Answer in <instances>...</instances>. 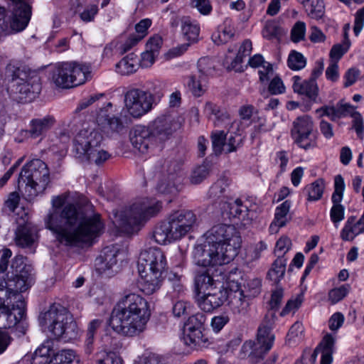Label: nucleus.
<instances>
[{
	"mask_svg": "<svg viewBox=\"0 0 364 364\" xmlns=\"http://www.w3.org/2000/svg\"><path fill=\"white\" fill-rule=\"evenodd\" d=\"M67 198L66 193L52 198V207L45 218L46 228L65 245L91 244L104 232L105 223L100 215L90 203L83 206L65 205Z\"/></svg>",
	"mask_w": 364,
	"mask_h": 364,
	"instance_id": "f257e3e1",
	"label": "nucleus"
},
{
	"mask_svg": "<svg viewBox=\"0 0 364 364\" xmlns=\"http://www.w3.org/2000/svg\"><path fill=\"white\" fill-rule=\"evenodd\" d=\"M232 274H196L193 293L196 302L204 312L212 313L225 302L233 314L245 315L249 309L247 297H255L261 291V280L253 277L245 280V295L238 280Z\"/></svg>",
	"mask_w": 364,
	"mask_h": 364,
	"instance_id": "f03ea898",
	"label": "nucleus"
},
{
	"mask_svg": "<svg viewBox=\"0 0 364 364\" xmlns=\"http://www.w3.org/2000/svg\"><path fill=\"white\" fill-rule=\"evenodd\" d=\"M115 111V106L112 102H107L96 111V123L82 124L73 139V151L77 159L97 165L109 159L110 154L100 147L103 138L101 132L112 136L123 129L124 124L119 117H109V114Z\"/></svg>",
	"mask_w": 364,
	"mask_h": 364,
	"instance_id": "7ed1b4c3",
	"label": "nucleus"
},
{
	"mask_svg": "<svg viewBox=\"0 0 364 364\" xmlns=\"http://www.w3.org/2000/svg\"><path fill=\"white\" fill-rule=\"evenodd\" d=\"M241 237L232 225L213 227L195 246L193 259L196 265L214 268L230 262L237 255Z\"/></svg>",
	"mask_w": 364,
	"mask_h": 364,
	"instance_id": "20e7f679",
	"label": "nucleus"
},
{
	"mask_svg": "<svg viewBox=\"0 0 364 364\" xmlns=\"http://www.w3.org/2000/svg\"><path fill=\"white\" fill-rule=\"evenodd\" d=\"M151 315L150 305L146 299L138 294H126L114 308L109 326L124 336H137L146 331Z\"/></svg>",
	"mask_w": 364,
	"mask_h": 364,
	"instance_id": "39448f33",
	"label": "nucleus"
},
{
	"mask_svg": "<svg viewBox=\"0 0 364 364\" xmlns=\"http://www.w3.org/2000/svg\"><path fill=\"white\" fill-rule=\"evenodd\" d=\"M161 208V203L154 198H138L129 206L114 213L113 224L121 232L132 233L156 215Z\"/></svg>",
	"mask_w": 364,
	"mask_h": 364,
	"instance_id": "423d86ee",
	"label": "nucleus"
},
{
	"mask_svg": "<svg viewBox=\"0 0 364 364\" xmlns=\"http://www.w3.org/2000/svg\"><path fill=\"white\" fill-rule=\"evenodd\" d=\"M40 323L55 338L70 341L75 339L79 334V328L73 316L60 304L50 306L41 318Z\"/></svg>",
	"mask_w": 364,
	"mask_h": 364,
	"instance_id": "0eeeda50",
	"label": "nucleus"
},
{
	"mask_svg": "<svg viewBox=\"0 0 364 364\" xmlns=\"http://www.w3.org/2000/svg\"><path fill=\"white\" fill-rule=\"evenodd\" d=\"M50 183V172L45 162L35 159L26 164L18 178V190L28 200L43 193Z\"/></svg>",
	"mask_w": 364,
	"mask_h": 364,
	"instance_id": "6e6552de",
	"label": "nucleus"
},
{
	"mask_svg": "<svg viewBox=\"0 0 364 364\" xmlns=\"http://www.w3.org/2000/svg\"><path fill=\"white\" fill-rule=\"evenodd\" d=\"M91 65L76 61L58 63L52 66L50 79L56 87L69 89L84 84L91 77Z\"/></svg>",
	"mask_w": 364,
	"mask_h": 364,
	"instance_id": "1a4fd4ad",
	"label": "nucleus"
},
{
	"mask_svg": "<svg viewBox=\"0 0 364 364\" xmlns=\"http://www.w3.org/2000/svg\"><path fill=\"white\" fill-rule=\"evenodd\" d=\"M277 315L268 312L258 327L256 341H247L242 346L241 351L244 356L248 355L251 359L261 358L274 345L275 336L272 329L275 326Z\"/></svg>",
	"mask_w": 364,
	"mask_h": 364,
	"instance_id": "9d476101",
	"label": "nucleus"
},
{
	"mask_svg": "<svg viewBox=\"0 0 364 364\" xmlns=\"http://www.w3.org/2000/svg\"><path fill=\"white\" fill-rule=\"evenodd\" d=\"M136 267L138 273H165L169 269L164 252L158 247L142 250L139 256Z\"/></svg>",
	"mask_w": 364,
	"mask_h": 364,
	"instance_id": "9b49d317",
	"label": "nucleus"
},
{
	"mask_svg": "<svg viewBox=\"0 0 364 364\" xmlns=\"http://www.w3.org/2000/svg\"><path fill=\"white\" fill-rule=\"evenodd\" d=\"M124 102L127 112L134 118H139L152 109L154 96L143 90L132 88L124 94Z\"/></svg>",
	"mask_w": 364,
	"mask_h": 364,
	"instance_id": "f8f14e48",
	"label": "nucleus"
},
{
	"mask_svg": "<svg viewBox=\"0 0 364 364\" xmlns=\"http://www.w3.org/2000/svg\"><path fill=\"white\" fill-rule=\"evenodd\" d=\"M313 131L314 122L311 117L308 115L299 117L293 122L291 138L299 147L308 150L316 146Z\"/></svg>",
	"mask_w": 364,
	"mask_h": 364,
	"instance_id": "ddd939ff",
	"label": "nucleus"
},
{
	"mask_svg": "<svg viewBox=\"0 0 364 364\" xmlns=\"http://www.w3.org/2000/svg\"><path fill=\"white\" fill-rule=\"evenodd\" d=\"M180 127L178 117L170 112L157 117L148 125L153 136L160 142L168 140Z\"/></svg>",
	"mask_w": 364,
	"mask_h": 364,
	"instance_id": "4468645a",
	"label": "nucleus"
},
{
	"mask_svg": "<svg viewBox=\"0 0 364 364\" xmlns=\"http://www.w3.org/2000/svg\"><path fill=\"white\" fill-rule=\"evenodd\" d=\"M335 341L332 335H326L314 351L305 350L295 364H314L318 353H321V364H331Z\"/></svg>",
	"mask_w": 364,
	"mask_h": 364,
	"instance_id": "2eb2a0df",
	"label": "nucleus"
},
{
	"mask_svg": "<svg viewBox=\"0 0 364 364\" xmlns=\"http://www.w3.org/2000/svg\"><path fill=\"white\" fill-rule=\"evenodd\" d=\"M156 139L148 126L136 125L130 132V141L133 147L143 155L154 153Z\"/></svg>",
	"mask_w": 364,
	"mask_h": 364,
	"instance_id": "dca6fc26",
	"label": "nucleus"
},
{
	"mask_svg": "<svg viewBox=\"0 0 364 364\" xmlns=\"http://www.w3.org/2000/svg\"><path fill=\"white\" fill-rule=\"evenodd\" d=\"M213 65L208 58H202L198 62V73L188 77L186 85L189 91L195 97H200L207 90V76L210 73Z\"/></svg>",
	"mask_w": 364,
	"mask_h": 364,
	"instance_id": "f3484780",
	"label": "nucleus"
},
{
	"mask_svg": "<svg viewBox=\"0 0 364 364\" xmlns=\"http://www.w3.org/2000/svg\"><path fill=\"white\" fill-rule=\"evenodd\" d=\"M168 220L176 236L181 240L198 225L196 215L189 210H180L170 215Z\"/></svg>",
	"mask_w": 364,
	"mask_h": 364,
	"instance_id": "a211bd4d",
	"label": "nucleus"
},
{
	"mask_svg": "<svg viewBox=\"0 0 364 364\" xmlns=\"http://www.w3.org/2000/svg\"><path fill=\"white\" fill-rule=\"evenodd\" d=\"M344 179L341 175H337L334 178V191L331 196L333 205L330 210L331 220L336 228L345 218V207L341 205L345 191Z\"/></svg>",
	"mask_w": 364,
	"mask_h": 364,
	"instance_id": "6ab92c4d",
	"label": "nucleus"
},
{
	"mask_svg": "<svg viewBox=\"0 0 364 364\" xmlns=\"http://www.w3.org/2000/svg\"><path fill=\"white\" fill-rule=\"evenodd\" d=\"M250 203L249 200L242 202L239 198H229L223 205L222 213L226 215L230 219L237 218L242 221L248 220L250 213L257 210V208L255 207V204L249 205Z\"/></svg>",
	"mask_w": 364,
	"mask_h": 364,
	"instance_id": "aec40b11",
	"label": "nucleus"
},
{
	"mask_svg": "<svg viewBox=\"0 0 364 364\" xmlns=\"http://www.w3.org/2000/svg\"><path fill=\"white\" fill-rule=\"evenodd\" d=\"M13 86L15 88L16 99L23 103L33 101L41 90L38 77L31 78L28 80L18 79Z\"/></svg>",
	"mask_w": 364,
	"mask_h": 364,
	"instance_id": "412c9836",
	"label": "nucleus"
},
{
	"mask_svg": "<svg viewBox=\"0 0 364 364\" xmlns=\"http://www.w3.org/2000/svg\"><path fill=\"white\" fill-rule=\"evenodd\" d=\"M167 178L157 186L159 193L164 195H175L179 191V186L183 180V173L181 167L174 165L168 170Z\"/></svg>",
	"mask_w": 364,
	"mask_h": 364,
	"instance_id": "4be33fe9",
	"label": "nucleus"
},
{
	"mask_svg": "<svg viewBox=\"0 0 364 364\" xmlns=\"http://www.w3.org/2000/svg\"><path fill=\"white\" fill-rule=\"evenodd\" d=\"M18 227L15 232L14 240L16 245L21 247H30L36 242L38 240L37 229L28 223V220L23 223L21 220L16 218Z\"/></svg>",
	"mask_w": 364,
	"mask_h": 364,
	"instance_id": "5701e85b",
	"label": "nucleus"
},
{
	"mask_svg": "<svg viewBox=\"0 0 364 364\" xmlns=\"http://www.w3.org/2000/svg\"><path fill=\"white\" fill-rule=\"evenodd\" d=\"M54 354L53 342L45 341L32 355H26L22 359L23 364H53L50 356Z\"/></svg>",
	"mask_w": 364,
	"mask_h": 364,
	"instance_id": "b1692460",
	"label": "nucleus"
},
{
	"mask_svg": "<svg viewBox=\"0 0 364 364\" xmlns=\"http://www.w3.org/2000/svg\"><path fill=\"white\" fill-rule=\"evenodd\" d=\"M252 50V42L249 39L245 40L240 46L238 52L233 59L232 56L227 55L223 61V65L228 70H233L236 72L242 70V63L244 58L248 56Z\"/></svg>",
	"mask_w": 364,
	"mask_h": 364,
	"instance_id": "393cba45",
	"label": "nucleus"
},
{
	"mask_svg": "<svg viewBox=\"0 0 364 364\" xmlns=\"http://www.w3.org/2000/svg\"><path fill=\"white\" fill-rule=\"evenodd\" d=\"M293 90L295 92L308 97L311 100L316 102L318 88L314 80H302L299 77H293Z\"/></svg>",
	"mask_w": 364,
	"mask_h": 364,
	"instance_id": "a878e982",
	"label": "nucleus"
},
{
	"mask_svg": "<svg viewBox=\"0 0 364 364\" xmlns=\"http://www.w3.org/2000/svg\"><path fill=\"white\" fill-rule=\"evenodd\" d=\"M184 342L186 346L192 348H206L210 344L209 339L200 329H191V327H184Z\"/></svg>",
	"mask_w": 364,
	"mask_h": 364,
	"instance_id": "bb28decb",
	"label": "nucleus"
},
{
	"mask_svg": "<svg viewBox=\"0 0 364 364\" xmlns=\"http://www.w3.org/2000/svg\"><path fill=\"white\" fill-rule=\"evenodd\" d=\"M235 33V29L232 21L226 18L212 34V40L217 45L225 44L234 37Z\"/></svg>",
	"mask_w": 364,
	"mask_h": 364,
	"instance_id": "cd10ccee",
	"label": "nucleus"
},
{
	"mask_svg": "<svg viewBox=\"0 0 364 364\" xmlns=\"http://www.w3.org/2000/svg\"><path fill=\"white\" fill-rule=\"evenodd\" d=\"M153 237L159 245H166L178 240L169 220L159 224L154 230Z\"/></svg>",
	"mask_w": 364,
	"mask_h": 364,
	"instance_id": "c85d7f7f",
	"label": "nucleus"
},
{
	"mask_svg": "<svg viewBox=\"0 0 364 364\" xmlns=\"http://www.w3.org/2000/svg\"><path fill=\"white\" fill-rule=\"evenodd\" d=\"M301 5L305 14L312 19H321L325 14L323 0H296Z\"/></svg>",
	"mask_w": 364,
	"mask_h": 364,
	"instance_id": "c756f323",
	"label": "nucleus"
},
{
	"mask_svg": "<svg viewBox=\"0 0 364 364\" xmlns=\"http://www.w3.org/2000/svg\"><path fill=\"white\" fill-rule=\"evenodd\" d=\"M291 205V201L287 200L276 208L274 220L269 226L271 233L277 232L280 228L284 227L287 224Z\"/></svg>",
	"mask_w": 364,
	"mask_h": 364,
	"instance_id": "7c9ffc66",
	"label": "nucleus"
},
{
	"mask_svg": "<svg viewBox=\"0 0 364 364\" xmlns=\"http://www.w3.org/2000/svg\"><path fill=\"white\" fill-rule=\"evenodd\" d=\"M162 280L161 274H141L137 283L141 291L146 294H151L159 289Z\"/></svg>",
	"mask_w": 364,
	"mask_h": 364,
	"instance_id": "2f4dec72",
	"label": "nucleus"
},
{
	"mask_svg": "<svg viewBox=\"0 0 364 364\" xmlns=\"http://www.w3.org/2000/svg\"><path fill=\"white\" fill-rule=\"evenodd\" d=\"M139 68L137 55L130 53L116 64L115 70L122 75H129L135 73Z\"/></svg>",
	"mask_w": 364,
	"mask_h": 364,
	"instance_id": "473e14b6",
	"label": "nucleus"
},
{
	"mask_svg": "<svg viewBox=\"0 0 364 364\" xmlns=\"http://www.w3.org/2000/svg\"><path fill=\"white\" fill-rule=\"evenodd\" d=\"M55 119L50 116L42 119H34L30 122L29 134L31 137L37 138L45 134L54 124Z\"/></svg>",
	"mask_w": 364,
	"mask_h": 364,
	"instance_id": "72a5a7b5",
	"label": "nucleus"
},
{
	"mask_svg": "<svg viewBox=\"0 0 364 364\" xmlns=\"http://www.w3.org/2000/svg\"><path fill=\"white\" fill-rule=\"evenodd\" d=\"M19 200L18 194L16 192H13L9 196L5 202V205L11 212L14 213L16 216V218L25 223L28 220V212L24 208L18 206Z\"/></svg>",
	"mask_w": 364,
	"mask_h": 364,
	"instance_id": "f704fd0d",
	"label": "nucleus"
},
{
	"mask_svg": "<svg viewBox=\"0 0 364 364\" xmlns=\"http://www.w3.org/2000/svg\"><path fill=\"white\" fill-rule=\"evenodd\" d=\"M204 112L214 121L216 125L230 119V114L225 109H220V107L210 102L205 103Z\"/></svg>",
	"mask_w": 364,
	"mask_h": 364,
	"instance_id": "c9c22d12",
	"label": "nucleus"
},
{
	"mask_svg": "<svg viewBox=\"0 0 364 364\" xmlns=\"http://www.w3.org/2000/svg\"><path fill=\"white\" fill-rule=\"evenodd\" d=\"M181 32L187 41H195L198 37L200 27L196 21L186 18L181 21Z\"/></svg>",
	"mask_w": 364,
	"mask_h": 364,
	"instance_id": "e433bc0d",
	"label": "nucleus"
},
{
	"mask_svg": "<svg viewBox=\"0 0 364 364\" xmlns=\"http://www.w3.org/2000/svg\"><path fill=\"white\" fill-rule=\"evenodd\" d=\"M324 183L322 179H317L304 188V193L309 201H316L321 198L324 191Z\"/></svg>",
	"mask_w": 364,
	"mask_h": 364,
	"instance_id": "4c0bfd02",
	"label": "nucleus"
},
{
	"mask_svg": "<svg viewBox=\"0 0 364 364\" xmlns=\"http://www.w3.org/2000/svg\"><path fill=\"white\" fill-rule=\"evenodd\" d=\"M53 355V364H80L79 357L73 350H61Z\"/></svg>",
	"mask_w": 364,
	"mask_h": 364,
	"instance_id": "58836bf2",
	"label": "nucleus"
},
{
	"mask_svg": "<svg viewBox=\"0 0 364 364\" xmlns=\"http://www.w3.org/2000/svg\"><path fill=\"white\" fill-rule=\"evenodd\" d=\"M229 184L230 180L228 177L221 176L210 187L208 191L209 198L213 199L220 198L226 191Z\"/></svg>",
	"mask_w": 364,
	"mask_h": 364,
	"instance_id": "ea45409f",
	"label": "nucleus"
},
{
	"mask_svg": "<svg viewBox=\"0 0 364 364\" xmlns=\"http://www.w3.org/2000/svg\"><path fill=\"white\" fill-rule=\"evenodd\" d=\"M254 107L250 105L242 106L239 111L240 114V122L239 126L240 130H244L252 124V119L254 116H258L257 113L254 114Z\"/></svg>",
	"mask_w": 364,
	"mask_h": 364,
	"instance_id": "a19ab883",
	"label": "nucleus"
},
{
	"mask_svg": "<svg viewBox=\"0 0 364 364\" xmlns=\"http://www.w3.org/2000/svg\"><path fill=\"white\" fill-rule=\"evenodd\" d=\"M304 338V326L300 322H295L289 329L287 336V343L294 346L302 341Z\"/></svg>",
	"mask_w": 364,
	"mask_h": 364,
	"instance_id": "79ce46f5",
	"label": "nucleus"
},
{
	"mask_svg": "<svg viewBox=\"0 0 364 364\" xmlns=\"http://www.w3.org/2000/svg\"><path fill=\"white\" fill-rule=\"evenodd\" d=\"M93 364H123V360L114 352L103 351L96 355Z\"/></svg>",
	"mask_w": 364,
	"mask_h": 364,
	"instance_id": "37998d69",
	"label": "nucleus"
},
{
	"mask_svg": "<svg viewBox=\"0 0 364 364\" xmlns=\"http://www.w3.org/2000/svg\"><path fill=\"white\" fill-rule=\"evenodd\" d=\"M287 63L290 69L300 70L306 66V59L301 53L294 50L289 54Z\"/></svg>",
	"mask_w": 364,
	"mask_h": 364,
	"instance_id": "c03bdc74",
	"label": "nucleus"
},
{
	"mask_svg": "<svg viewBox=\"0 0 364 364\" xmlns=\"http://www.w3.org/2000/svg\"><path fill=\"white\" fill-rule=\"evenodd\" d=\"M252 120L254 130L251 134L252 138H255L262 133L267 132L272 128L271 125L267 124V120L263 116H254Z\"/></svg>",
	"mask_w": 364,
	"mask_h": 364,
	"instance_id": "a18cd8bd",
	"label": "nucleus"
},
{
	"mask_svg": "<svg viewBox=\"0 0 364 364\" xmlns=\"http://www.w3.org/2000/svg\"><path fill=\"white\" fill-rule=\"evenodd\" d=\"M350 41L346 38L342 43L334 45L330 51L331 61L338 62L342 56L348 51Z\"/></svg>",
	"mask_w": 364,
	"mask_h": 364,
	"instance_id": "49530a36",
	"label": "nucleus"
},
{
	"mask_svg": "<svg viewBox=\"0 0 364 364\" xmlns=\"http://www.w3.org/2000/svg\"><path fill=\"white\" fill-rule=\"evenodd\" d=\"M11 269L14 273H30L33 270L32 265L28 264L26 259L22 256H16L14 258Z\"/></svg>",
	"mask_w": 364,
	"mask_h": 364,
	"instance_id": "de8ad7c7",
	"label": "nucleus"
},
{
	"mask_svg": "<svg viewBox=\"0 0 364 364\" xmlns=\"http://www.w3.org/2000/svg\"><path fill=\"white\" fill-rule=\"evenodd\" d=\"M304 301V292L301 291L300 294H297L295 297L289 299L284 308L280 313L281 316H284L290 313L294 314L301 305Z\"/></svg>",
	"mask_w": 364,
	"mask_h": 364,
	"instance_id": "09e8293b",
	"label": "nucleus"
},
{
	"mask_svg": "<svg viewBox=\"0 0 364 364\" xmlns=\"http://www.w3.org/2000/svg\"><path fill=\"white\" fill-rule=\"evenodd\" d=\"M350 287L343 285L329 291L328 299L331 304H336L343 300L348 294Z\"/></svg>",
	"mask_w": 364,
	"mask_h": 364,
	"instance_id": "8fccbe9b",
	"label": "nucleus"
},
{
	"mask_svg": "<svg viewBox=\"0 0 364 364\" xmlns=\"http://www.w3.org/2000/svg\"><path fill=\"white\" fill-rule=\"evenodd\" d=\"M306 26L304 21H298L291 30V40L294 43H299L305 40Z\"/></svg>",
	"mask_w": 364,
	"mask_h": 364,
	"instance_id": "3c124183",
	"label": "nucleus"
},
{
	"mask_svg": "<svg viewBox=\"0 0 364 364\" xmlns=\"http://www.w3.org/2000/svg\"><path fill=\"white\" fill-rule=\"evenodd\" d=\"M210 166L208 164H203L196 167L192 172L190 180L192 183L198 184L202 182L209 174Z\"/></svg>",
	"mask_w": 364,
	"mask_h": 364,
	"instance_id": "603ef678",
	"label": "nucleus"
},
{
	"mask_svg": "<svg viewBox=\"0 0 364 364\" xmlns=\"http://www.w3.org/2000/svg\"><path fill=\"white\" fill-rule=\"evenodd\" d=\"M119 254V250L116 246H108L105 247L100 256L109 264V265H116L117 257Z\"/></svg>",
	"mask_w": 364,
	"mask_h": 364,
	"instance_id": "864d4df0",
	"label": "nucleus"
},
{
	"mask_svg": "<svg viewBox=\"0 0 364 364\" xmlns=\"http://www.w3.org/2000/svg\"><path fill=\"white\" fill-rule=\"evenodd\" d=\"M284 297V289L281 286L277 285L272 291L271 298L269 301V307L272 310H277Z\"/></svg>",
	"mask_w": 364,
	"mask_h": 364,
	"instance_id": "5fc2aeb1",
	"label": "nucleus"
},
{
	"mask_svg": "<svg viewBox=\"0 0 364 364\" xmlns=\"http://www.w3.org/2000/svg\"><path fill=\"white\" fill-rule=\"evenodd\" d=\"M226 134L223 131L215 132L212 135L213 148L215 154L225 151Z\"/></svg>",
	"mask_w": 364,
	"mask_h": 364,
	"instance_id": "6e6d98bb",
	"label": "nucleus"
},
{
	"mask_svg": "<svg viewBox=\"0 0 364 364\" xmlns=\"http://www.w3.org/2000/svg\"><path fill=\"white\" fill-rule=\"evenodd\" d=\"M316 114L319 118L327 117L332 121L338 119L336 105L323 106L316 110Z\"/></svg>",
	"mask_w": 364,
	"mask_h": 364,
	"instance_id": "4d7b16f0",
	"label": "nucleus"
},
{
	"mask_svg": "<svg viewBox=\"0 0 364 364\" xmlns=\"http://www.w3.org/2000/svg\"><path fill=\"white\" fill-rule=\"evenodd\" d=\"M291 241L286 236L281 237L276 242L274 253L277 256H284L291 249Z\"/></svg>",
	"mask_w": 364,
	"mask_h": 364,
	"instance_id": "13d9d810",
	"label": "nucleus"
},
{
	"mask_svg": "<svg viewBox=\"0 0 364 364\" xmlns=\"http://www.w3.org/2000/svg\"><path fill=\"white\" fill-rule=\"evenodd\" d=\"M206 317L202 313H197L188 319L185 327H191V329H203Z\"/></svg>",
	"mask_w": 364,
	"mask_h": 364,
	"instance_id": "bf43d9fd",
	"label": "nucleus"
},
{
	"mask_svg": "<svg viewBox=\"0 0 364 364\" xmlns=\"http://www.w3.org/2000/svg\"><path fill=\"white\" fill-rule=\"evenodd\" d=\"M229 321V316L223 314L213 316L211 319L210 325L215 333H219Z\"/></svg>",
	"mask_w": 364,
	"mask_h": 364,
	"instance_id": "052dcab7",
	"label": "nucleus"
},
{
	"mask_svg": "<svg viewBox=\"0 0 364 364\" xmlns=\"http://www.w3.org/2000/svg\"><path fill=\"white\" fill-rule=\"evenodd\" d=\"M275 161L279 169L277 174V176L278 177L286 172L287 170L289 157L287 152L284 151L277 152L276 154Z\"/></svg>",
	"mask_w": 364,
	"mask_h": 364,
	"instance_id": "680f3d73",
	"label": "nucleus"
},
{
	"mask_svg": "<svg viewBox=\"0 0 364 364\" xmlns=\"http://www.w3.org/2000/svg\"><path fill=\"white\" fill-rule=\"evenodd\" d=\"M191 6L196 8L203 15H209L212 11L210 0H192Z\"/></svg>",
	"mask_w": 364,
	"mask_h": 364,
	"instance_id": "e2e57ef3",
	"label": "nucleus"
},
{
	"mask_svg": "<svg viewBox=\"0 0 364 364\" xmlns=\"http://www.w3.org/2000/svg\"><path fill=\"white\" fill-rule=\"evenodd\" d=\"M268 89L272 95H279L285 92V86L283 81L277 76L272 77Z\"/></svg>",
	"mask_w": 364,
	"mask_h": 364,
	"instance_id": "0e129e2a",
	"label": "nucleus"
},
{
	"mask_svg": "<svg viewBox=\"0 0 364 364\" xmlns=\"http://www.w3.org/2000/svg\"><path fill=\"white\" fill-rule=\"evenodd\" d=\"M258 73L259 75V80L262 82H267L274 75V70L272 64L269 62L264 63L261 67H259Z\"/></svg>",
	"mask_w": 364,
	"mask_h": 364,
	"instance_id": "69168bd1",
	"label": "nucleus"
},
{
	"mask_svg": "<svg viewBox=\"0 0 364 364\" xmlns=\"http://www.w3.org/2000/svg\"><path fill=\"white\" fill-rule=\"evenodd\" d=\"M162 45V38L160 36L156 35L151 37L146 44V50L156 54V55L159 53V50Z\"/></svg>",
	"mask_w": 364,
	"mask_h": 364,
	"instance_id": "338daca9",
	"label": "nucleus"
},
{
	"mask_svg": "<svg viewBox=\"0 0 364 364\" xmlns=\"http://www.w3.org/2000/svg\"><path fill=\"white\" fill-rule=\"evenodd\" d=\"M97 13L98 6L97 4L87 5L80 14V18L85 22H90L94 20Z\"/></svg>",
	"mask_w": 364,
	"mask_h": 364,
	"instance_id": "774afa93",
	"label": "nucleus"
}]
</instances>
